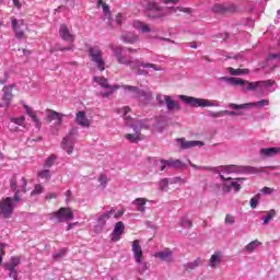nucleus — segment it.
I'll return each instance as SVG.
<instances>
[{"label":"nucleus","instance_id":"7c9ffc66","mask_svg":"<svg viewBox=\"0 0 280 280\" xmlns=\"http://www.w3.org/2000/svg\"><path fill=\"white\" fill-rule=\"evenodd\" d=\"M260 168L254 166H241V174H259Z\"/></svg>","mask_w":280,"mask_h":280},{"label":"nucleus","instance_id":"e2e57ef3","mask_svg":"<svg viewBox=\"0 0 280 280\" xmlns=\"http://www.w3.org/2000/svg\"><path fill=\"white\" fill-rule=\"evenodd\" d=\"M231 187H234V191H240V189H242V186L237 182H232Z\"/></svg>","mask_w":280,"mask_h":280},{"label":"nucleus","instance_id":"aec40b11","mask_svg":"<svg viewBox=\"0 0 280 280\" xmlns=\"http://www.w3.org/2000/svg\"><path fill=\"white\" fill-rule=\"evenodd\" d=\"M125 91H130L132 92L133 97H148L152 94L145 93V91L139 89L138 86H132V85H124Z\"/></svg>","mask_w":280,"mask_h":280},{"label":"nucleus","instance_id":"c756f323","mask_svg":"<svg viewBox=\"0 0 280 280\" xmlns=\"http://www.w3.org/2000/svg\"><path fill=\"white\" fill-rule=\"evenodd\" d=\"M224 172L228 174H242V166L237 165H226V166H221Z\"/></svg>","mask_w":280,"mask_h":280},{"label":"nucleus","instance_id":"58836bf2","mask_svg":"<svg viewBox=\"0 0 280 280\" xmlns=\"http://www.w3.org/2000/svg\"><path fill=\"white\" fill-rule=\"evenodd\" d=\"M212 12H215L217 14H224L225 4L215 3L211 8Z\"/></svg>","mask_w":280,"mask_h":280},{"label":"nucleus","instance_id":"412c9836","mask_svg":"<svg viewBox=\"0 0 280 280\" xmlns=\"http://www.w3.org/2000/svg\"><path fill=\"white\" fill-rule=\"evenodd\" d=\"M75 121L79 126H82V128H89L91 126V120L86 118V113L84 112H78Z\"/></svg>","mask_w":280,"mask_h":280},{"label":"nucleus","instance_id":"473e14b6","mask_svg":"<svg viewBox=\"0 0 280 280\" xmlns=\"http://www.w3.org/2000/svg\"><path fill=\"white\" fill-rule=\"evenodd\" d=\"M228 71L231 75H245L246 73H249L248 69H234L232 67L228 68Z\"/></svg>","mask_w":280,"mask_h":280},{"label":"nucleus","instance_id":"37998d69","mask_svg":"<svg viewBox=\"0 0 280 280\" xmlns=\"http://www.w3.org/2000/svg\"><path fill=\"white\" fill-rule=\"evenodd\" d=\"M12 124H16V126H23L25 122V116H21L18 118H11Z\"/></svg>","mask_w":280,"mask_h":280},{"label":"nucleus","instance_id":"bb28decb","mask_svg":"<svg viewBox=\"0 0 280 280\" xmlns=\"http://www.w3.org/2000/svg\"><path fill=\"white\" fill-rule=\"evenodd\" d=\"M125 139L130 141V143H139L143 138L141 137V131L137 130L135 133H126Z\"/></svg>","mask_w":280,"mask_h":280},{"label":"nucleus","instance_id":"4c0bfd02","mask_svg":"<svg viewBox=\"0 0 280 280\" xmlns=\"http://www.w3.org/2000/svg\"><path fill=\"white\" fill-rule=\"evenodd\" d=\"M266 213L267 214L262 217L264 224H268V222H270V220L277 215V211L275 209H271Z\"/></svg>","mask_w":280,"mask_h":280},{"label":"nucleus","instance_id":"1a4fd4ad","mask_svg":"<svg viewBox=\"0 0 280 280\" xmlns=\"http://www.w3.org/2000/svg\"><path fill=\"white\" fill-rule=\"evenodd\" d=\"M147 14L150 19H163V16H165L163 7L159 5L156 2H149L147 4Z\"/></svg>","mask_w":280,"mask_h":280},{"label":"nucleus","instance_id":"f3484780","mask_svg":"<svg viewBox=\"0 0 280 280\" xmlns=\"http://www.w3.org/2000/svg\"><path fill=\"white\" fill-rule=\"evenodd\" d=\"M174 255V252L172 249L166 248L162 252H156L153 257H158L162 261H167V264H172L174 261V258L172 257Z\"/></svg>","mask_w":280,"mask_h":280},{"label":"nucleus","instance_id":"f257e3e1","mask_svg":"<svg viewBox=\"0 0 280 280\" xmlns=\"http://www.w3.org/2000/svg\"><path fill=\"white\" fill-rule=\"evenodd\" d=\"M11 191H14V196L5 197L0 200V218L10 219L14 213V207L16 202H21V194H27V179L22 177L20 180L14 175L10 179Z\"/></svg>","mask_w":280,"mask_h":280},{"label":"nucleus","instance_id":"a19ab883","mask_svg":"<svg viewBox=\"0 0 280 280\" xmlns=\"http://www.w3.org/2000/svg\"><path fill=\"white\" fill-rule=\"evenodd\" d=\"M55 162H56V155L52 154L47 158V160L45 161L44 167H52Z\"/></svg>","mask_w":280,"mask_h":280},{"label":"nucleus","instance_id":"de8ad7c7","mask_svg":"<svg viewBox=\"0 0 280 280\" xmlns=\"http://www.w3.org/2000/svg\"><path fill=\"white\" fill-rule=\"evenodd\" d=\"M168 185H170V182L167 180V178H164L160 182V189L163 191L167 189Z\"/></svg>","mask_w":280,"mask_h":280},{"label":"nucleus","instance_id":"4d7b16f0","mask_svg":"<svg viewBox=\"0 0 280 280\" xmlns=\"http://www.w3.org/2000/svg\"><path fill=\"white\" fill-rule=\"evenodd\" d=\"M98 183H101V185H106V183H108V178L106 177V175H101L98 177Z\"/></svg>","mask_w":280,"mask_h":280},{"label":"nucleus","instance_id":"dca6fc26","mask_svg":"<svg viewBox=\"0 0 280 280\" xmlns=\"http://www.w3.org/2000/svg\"><path fill=\"white\" fill-rule=\"evenodd\" d=\"M131 250L133 253V257L137 264H141V259H143V249L139 244V240L132 242Z\"/></svg>","mask_w":280,"mask_h":280},{"label":"nucleus","instance_id":"393cba45","mask_svg":"<svg viewBox=\"0 0 280 280\" xmlns=\"http://www.w3.org/2000/svg\"><path fill=\"white\" fill-rule=\"evenodd\" d=\"M121 40L128 45H135V43H139V36L131 33H126L121 36Z\"/></svg>","mask_w":280,"mask_h":280},{"label":"nucleus","instance_id":"9d476101","mask_svg":"<svg viewBox=\"0 0 280 280\" xmlns=\"http://www.w3.org/2000/svg\"><path fill=\"white\" fill-rule=\"evenodd\" d=\"M270 104V101L268 100H260L256 103H244L241 105H237L235 103H230L229 108H232L233 110H242L244 108H254V106H268Z\"/></svg>","mask_w":280,"mask_h":280},{"label":"nucleus","instance_id":"4468645a","mask_svg":"<svg viewBox=\"0 0 280 280\" xmlns=\"http://www.w3.org/2000/svg\"><path fill=\"white\" fill-rule=\"evenodd\" d=\"M124 231H126V225H124V222H117L114 231L110 234L112 242H119V240H121V235H124Z\"/></svg>","mask_w":280,"mask_h":280},{"label":"nucleus","instance_id":"f8f14e48","mask_svg":"<svg viewBox=\"0 0 280 280\" xmlns=\"http://www.w3.org/2000/svg\"><path fill=\"white\" fill-rule=\"evenodd\" d=\"M177 143L179 144L180 150H189V148H202L205 145V142L194 140V141H187L185 138H178Z\"/></svg>","mask_w":280,"mask_h":280},{"label":"nucleus","instance_id":"7ed1b4c3","mask_svg":"<svg viewBox=\"0 0 280 280\" xmlns=\"http://www.w3.org/2000/svg\"><path fill=\"white\" fill-rule=\"evenodd\" d=\"M59 36L61 40H66V43H70L69 47H59L58 51H73L75 49V46L73 43H75V35L71 32L69 26L67 24H61L59 27Z\"/></svg>","mask_w":280,"mask_h":280},{"label":"nucleus","instance_id":"2f4dec72","mask_svg":"<svg viewBox=\"0 0 280 280\" xmlns=\"http://www.w3.org/2000/svg\"><path fill=\"white\" fill-rule=\"evenodd\" d=\"M236 12H240V8L236 4H225L224 14H236Z\"/></svg>","mask_w":280,"mask_h":280},{"label":"nucleus","instance_id":"e433bc0d","mask_svg":"<svg viewBox=\"0 0 280 280\" xmlns=\"http://www.w3.org/2000/svg\"><path fill=\"white\" fill-rule=\"evenodd\" d=\"M202 264V259L197 258L196 260H194L192 262H188L185 268L186 270L189 272L191 270H196V268H198V266Z\"/></svg>","mask_w":280,"mask_h":280},{"label":"nucleus","instance_id":"c03bdc74","mask_svg":"<svg viewBox=\"0 0 280 280\" xmlns=\"http://www.w3.org/2000/svg\"><path fill=\"white\" fill-rule=\"evenodd\" d=\"M8 82V72L0 71V85L5 84Z\"/></svg>","mask_w":280,"mask_h":280},{"label":"nucleus","instance_id":"cd10ccee","mask_svg":"<svg viewBox=\"0 0 280 280\" xmlns=\"http://www.w3.org/2000/svg\"><path fill=\"white\" fill-rule=\"evenodd\" d=\"M222 261V252H215L211 257H210V267L211 268H218V264Z\"/></svg>","mask_w":280,"mask_h":280},{"label":"nucleus","instance_id":"4be33fe9","mask_svg":"<svg viewBox=\"0 0 280 280\" xmlns=\"http://www.w3.org/2000/svg\"><path fill=\"white\" fill-rule=\"evenodd\" d=\"M133 207H136V210L140 213H145V205H148L147 198H136L132 201Z\"/></svg>","mask_w":280,"mask_h":280},{"label":"nucleus","instance_id":"2eb2a0df","mask_svg":"<svg viewBox=\"0 0 280 280\" xmlns=\"http://www.w3.org/2000/svg\"><path fill=\"white\" fill-rule=\"evenodd\" d=\"M93 81L96 82L98 86H102V89H108L109 91H119V89H121L119 85L108 84V79L104 77H94Z\"/></svg>","mask_w":280,"mask_h":280},{"label":"nucleus","instance_id":"5fc2aeb1","mask_svg":"<svg viewBox=\"0 0 280 280\" xmlns=\"http://www.w3.org/2000/svg\"><path fill=\"white\" fill-rule=\"evenodd\" d=\"M15 32V36H16V38H25V32H23V31H21L20 28H16V31H14Z\"/></svg>","mask_w":280,"mask_h":280},{"label":"nucleus","instance_id":"72a5a7b5","mask_svg":"<svg viewBox=\"0 0 280 280\" xmlns=\"http://www.w3.org/2000/svg\"><path fill=\"white\" fill-rule=\"evenodd\" d=\"M189 165H191L194 167V170H206L208 172H214L215 174H220V171H218V168H215L213 166H198V165L191 163V161H189Z\"/></svg>","mask_w":280,"mask_h":280},{"label":"nucleus","instance_id":"49530a36","mask_svg":"<svg viewBox=\"0 0 280 280\" xmlns=\"http://www.w3.org/2000/svg\"><path fill=\"white\" fill-rule=\"evenodd\" d=\"M67 255V249H61L58 253L54 254L52 257L54 259H60L61 257H65Z\"/></svg>","mask_w":280,"mask_h":280},{"label":"nucleus","instance_id":"ea45409f","mask_svg":"<svg viewBox=\"0 0 280 280\" xmlns=\"http://www.w3.org/2000/svg\"><path fill=\"white\" fill-rule=\"evenodd\" d=\"M26 113L37 126H40V120L38 119V116H36L34 112L30 110L28 106H26Z\"/></svg>","mask_w":280,"mask_h":280},{"label":"nucleus","instance_id":"0e129e2a","mask_svg":"<svg viewBox=\"0 0 280 280\" xmlns=\"http://www.w3.org/2000/svg\"><path fill=\"white\" fill-rule=\"evenodd\" d=\"M115 90H109L108 92H101L102 97H110Z\"/></svg>","mask_w":280,"mask_h":280},{"label":"nucleus","instance_id":"0eeeda50","mask_svg":"<svg viewBox=\"0 0 280 280\" xmlns=\"http://www.w3.org/2000/svg\"><path fill=\"white\" fill-rule=\"evenodd\" d=\"M89 56L92 60V62H95V65H97V68L100 71H104V69H106L104 67L105 61L104 59L102 58L103 56V52H102V49H100V47H91L89 49Z\"/></svg>","mask_w":280,"mask_h":280},{"label":"nucleus","instance_id":"680f3d73","mask_svg":"<svg viewBox=\"0 0 280 280\" xmlns=\"http://www.w3.org/2000/svg\"><path fill=\"white\" fill-rule=\"evenodd\" d=\"M209 117H213V118L222 117V113L221 112H209Z\"/></svg>","mask_w":280,"mask_h":280},{"label":"nucleus","instance_id":"6e6d98bb","mask_svg":"<svg viewBox=\"0 0 280 280\" xmlns=\"http://www.w3.org/2000/svg\"><path fill=\"white\" fill-rule=\"evenodd\" d=\"M225 222H228L229 224H235V217L226 214Z\"/></svg>","mask_w":280,"mask_h":280},{"label":"nucleus","instance_id":"603ef678","mask_svg":"<svg viewBox=\"0 0 280 280\" xmlns=\"http://www.w3.org/2000/svg\"><path fill=\"white\" fill-rule=\"evenodd\" d=\"M267 60H280V51L278 54L268 55Z\"/></svg>","mask_w":280,"mask_h":280},{"label":"nucleus","instance_id":"39448f33","mask_svg":"<svg viewBox=\"0 0 280 280\" xmlns=\"http://www.w3.org/2000/svg\"><path fill=\"white\" fill-rule=\"evenodd\" d=\"M179 100L184 102V104H187L188 106H194L195 108H207L211 106H215L213 102L205 98H196L194 96H187V95H179Z\"/></svg>","mask_w":280,"mask_h":280},{"label":"nucleus","instance_id":"423d86ee","mask_svg":"<svg viewBox=\"0 0 280 280\" xmlns=\"http://www.w3.org/2000/svg\"><path fill=\"white\" fill-rule=\"evenodd\" d=\"M50 220L69 222V220H73V210L71 208L61 207L59 210L51 213Z\"/></svg>","mask_w":280,"mask_h":280},{"label":"nucleus","instance_id":"a18cd8bd","mask_svg":"<svg viewBox=\"0 0 280 280\" xmlns=\"http://www.w3.org/2000/svg\"><path fill=\"white\" fill-rule=\"evenodd\" d=\"M9 270V277L13 280H19V272L16 271V269H7Z\"/></svg>","mask_w":280,"mask_h":280},{"label":"nucleus","instance_id":"864d4df0","mask_svg":"<svg viewBox=\"0 0 280 280\" xmlns=\"http://www.w3.org/2000/svg\"><path fill=\"white\" fill-rule=\"evenodd\" d=\"M98 5H102L103 12H108V4L104 2V0H97Z\"/></svg>","mask_w":280,"mask_h":280},{"label":"nucleus","instance_id":"052dcab7","mask_svg":"<svg viewBox=\"0 0 280 280\" xmlns=\"http://www.w3.org/2000/svg\"><path fill=\"white\" fill-rule=\"evenodd\" d=\"M272 191H275V189H273V188H270V187H264V188L261 189V192H262V194H266V195H270V194H272Z\"/></svg>","mask_w":280,"mask_h":280},{"label":"nucleus","instance_id":"9b49d317","mask_svg":"<svg viewBox=\"0 0 280 280\" xmlns=\"http://www.w3.org/2000/svg\"><path fill=\"white\" fill-rule=\"evenodd\" d=\"M161 172L165 171V167H173L174 170H183L185 167V163H183L180 160H161Z\"/></svg>","mask_w":280,"mask_h":280},{"label":"nucleus","instance_id":"69168bd1","mask_svg":"<svg viewBox=\"0 0 280 280\" xmlns=\"http://www.w3.org/2000/svg\"><path fill=\"white\" fill-rule=\"evenodd\" d=\"M75 135H78V129L73 128L69 131V133L66 137H75Z\"/></svg>","mask_w":280,"mask_h":280},{"label":"nucleus","instance_id":"f03ea898","mask_svg":"<svg viewBox=\"0 0 280 280\" xmlns=\"http://www.w3.org/2000/svg\"><path fill=\"white\" fill-rule=\"evenodd\" d=\"M114 56L117 59L119 65H126L131 69V71H136V75H148V71L143 69H153V71H161V68L154 63L139 61V59H133L132 57L126 58L124 56V46L113 47ZM141 67L143 69H141Z\"/></svg>","mask_w":280,"mask_h":280},{"label":"nucleus","instance_id":"6ab92c4d","mask_svg":"<svg viewBox=\"0 0 280 280\" xmlns=\"http://www.w3.org/2000/svg\"><path fill=\"white\" fill-rule=\"evenodd\" d=\"M280 155V147L262 148L260 149V156L272 158Z\"/></svg>","mask_w":280,"mask_h":280},{"label":"nucleus","instance_id":"5701e85b","mask_svg":"<svg viewBox=\"0 0 280 280\" xmlns=\"http://www.w3.org/2000/svg\"><path fill=\"white\" fill-rule=\"evenodd\" d=\"M62 117L63 115L56 112V110H49L47 115L48 124H51L52 121H57V124L60 126L62 124Z\"/></svg>","mask_w":280,"mask_h":280},{"label":"nucleus","instance_id":"09e8293b","mask_svg":"<svg viewBox=\"0 0 280 280\" xmlns=\"http://www.w3.org/2000/svg\"><path fill=\"white\" fill-rule=\"evenodd\" d=\"M11 26L13 32L20 28L19 20H16V18H11Z\"/></svg>","mask_w":280,"mask_h":280},{"label":"nucleus","instance_id":"b1692460","mask_svg":"<svg viewBox=\"0 0 280 280\" xmlns=\"http://www.w3.org/2000/svg\"><path fill=\"white\" fill-rule=\"evenodd\" d=\"M113 215H115V210L112 209L108 212H105L103 214H101L97 219V222L101 226H106V222H108V220H110V218H113Z\"/></svg>","mask_w":280,"mask_h":280},{"label":"nucleus","instance_id":"a211bd4d","mask_svg":"<svg viewBox=\"0 0 280 280\" xmlns=\"http://www.w3.org/2000/svg\"><path fill=\"white\" fill-rule=\"evenodd\" d=\"M75 145L74 138L69 136L65 137L61 141L62 150H66L67 154H73V148Z\"/></svg>","mask_w":280,"mask_h":280},{"label":"nucleus","instance_id":"79ce46f5","mask_svg":"<svg viewBox=\"0 0 280 280\" xmlns=\"http://www.w3.org/2000/svg\"><path fill=\"white\" fill-rule=\"evenodd\" d=\"M38 194H43V186L40 184L35 185V188L32 190L31 196H38Z\"/></svg>","mask_w":280,"mask_h":280},{"label":"nucleus","instance_id":"c9c22d12","mask_svg":"<svg viewBox=\"0 0 280 280\" xmlns=\"http://www.w3.org/2000/svg\"><path fill=\"white\" fill-rule=\"evenodd\" d=\"M37 176L39 178H44L45 180H50L51 179V171L48 168H44V170L37 172Z\"/></svg>","mask_w":280,"mask_h":280},{"label":"nucleus","instance_id":"3c124183","mask_svg":"<svg viewBox=\"0 0 280 280\" xmlns=\"http://www.w3.org/2000/svg\"><path fill=\"white\" fill-rule=\"evenodd\" d=\"M176 10H178L179 12H184L185 14H191V12H194L191 8L177 7Z\"/></svg>","mask_w":280,"mask_h":280},{"label":"nucleus","instance_id":"a878e982","mask_svg":"<svg viewBox=\"0 0 280 280\" xmlns=\"http://www.w3.org/2000/svg\"><path fill=\"white\" fill-rule=\"evenodd\" d=\"M21 264V258L19 256H12L9 262L4 264V270H13L16 269V266Z\"/></svg>","mask_w":280,"mask_h":280},{"label":"nucleus","instance_id":"f704fd0d","mask_svg":"<svg viewBox=\"0 0 280 280\" xmlns=\"http://www.w3.org/2000/svg\"><path fill=\"white\" fill-rule=\"evenodd\" d=\"M259 246H261V242L252 241L249 244L245 246V250H247V253H253V250L259 248Z\"/></svg>","mask_w":280,"mask_h":280},{"label":"nucleus","instance_id":"6e6552de","mask_svg":"<svg viewBox=\"0 0 280 280\" xmlns=\"http://www.w3.org/2000/svg\"><path fill=\"white\" fill-rule=\"evenodd\" d=\"M156 101L159 102L160 106H163V104L166 105L167 110H180V104L178 102L174 101L172 96L170 95H161L159 94L156 96Z\"/></svg>","mask_w":280,"mask_h":280},{"label":"nucleus","instance_id":"ddd939ff","mask_svg":"<svg viewBox=\"0 0 280 280\" xmlns=\"http://www.w3.org/2000/svg\"><path fill=\"white\" fill-rule=\"evenodd\" d=\"M14 89V84L5 85L2 89L3 95H2V102L5 104L7 108L10 107V104L12 103V98L14 97V94L12 93Z\"/></svg>","mask_w":280,"mask_h":280},{"label":"nucleus","instance_id":"8fccbe9b","mask_svg":"<svg viewBox=\"0 0 280 280\" xmlns=\"http://www.w3.org/2000/svg\"><path fill=\"white\" fill-rule=\"evenodd\" d=\"M257 205H259V197L256 196L250 199L252 209H257Z\"/></svg>","mask_w":280,"mask_h":280},{"label":"nucleus","instance_id":"338daca9","mask_svg":"<svg viewBox=\"0 0 280 280\" xmlns=\"http://www.w3.org/2000/svg\"><path fill=\"white\" fill-rule=\"evenodd\" d=\"M262 82V86H272V84H275V81H271V80H267V81H260Z\"/></svg>","mask_w":280,"mask_h":280},{"label":"nucleus","instance_id":"20e7f679","mask_svg":"<svg viewBox=\"0 0 280 280\" xmlns=\"http://www.w3.org/2000/svg\"><path fill=\"white\" fill-rule=\"evenodd\" d=\"M225 82H229L232 86H245L246 91H257V89L264 88V82L257 81V82H249L244 79L240 78H223Z\"/></svg>","mask_w":280,"mask_h":280},{"label":"nucleus","instance_id":"c85d7f7f","mask_svg":"<svg viewBox=\"0 0 280 280\" xmlns=\"http://www.w3.org/2000/svg\"><path fill=\"white\" fill-rule=\"evenodd\" d=\"M133 27H136L137 30H140L142 34H149L150 32H152V28H150L148 24L140 21L133 22Z\"/></svg>","mask_w":280,"mask_h":280},{"label":"nucleus","instance_id":"bf43d9fd","mask_svg":"<svg viewBox=\"0 0 280 280\" xmlns=\"http://www.w3.org/2000/svg\"><path fill=\"white\" fill-rule=\"evenodd\" d=\"M231 189H233V186H231V184L230 185L224 184L222 191H223V194H229L231 191Z\"/></svg>","mask_w":280,"mask_h":280},{"label":"nucleus","instance_id":"774afa93","mask_svg":"<svg viewBox=\"0 0 280 280\" xmlns=\"http://www.w3.org/2000/svg\"><path fill=\"white\" fill-rule=\"evenodd\" d=\"M121 215H124V211H118V212H114L113 217L114 218H121Z\"/></svg>","mask_w":280,"mask_h":280},{"label":"nucleus","instance_id":"13d9d810","mask_svg":"<svg viewBox=\"0 0 280 280\" xmlns=\"http://www.w3.org/2000/svg\"><path fill=\"white\" fill-rule=\"evenodd\" d=\"M182 226H185L186 229H191L192 223L189 220H183L182 221Z\"/></svg>","mask_w":280,"mask_h":280}]
</instances>
